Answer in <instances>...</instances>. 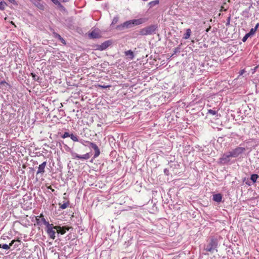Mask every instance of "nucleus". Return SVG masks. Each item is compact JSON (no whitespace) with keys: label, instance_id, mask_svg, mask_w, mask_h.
<instances>
[{"label":"nucleus","instance_id":"7c9ffc66","mask_svg":"<svg viewBox=\"0 0 259 259\" xmlns=\"http://www.w3.org/2000/svg\"><path fill=\"white\" fill-rule=\"evenodd\" d=\"M250 36L249 34H248V33H246L244 36V37L242 38V40L243 42H245L247 38Z\"/></svg>","mask_w":259,"mask_h":259},{"label":"nucleus","instance_id":"f704fd0d","mask_svg":"<svg viewBox=\"0 0 259 259\" xmlns=\"http://www.w3.org/2000/svg\"><path fill=\"white\" fill-rule=\"evenodd\" d=\"M164 174L166 175V176H168L169 175V170L167 169V168H165L164 169Z\"/></svg>","mask_w":259,"mask_h":259},{"label":"nucleus","instance_id":"72a5a7b5","mask_svg":"<svg viewBox=\"0 0 259 259\" xmlns=\"http://www.w3.org/2000/svg\"><path fill=\"white\" fill-rule=\"evenodd\" d=\"M98 87L101 88H102V89H106L107 88H109L110 87V85H105L99 84Z\"/></svg>","mask_w":259,"mask_h":259},{"label":"nucleus","instance_id":"9d476101","mask_svg":"<svg viewBox=\"0 0 259 259\" xmlns=\"http://www.w3.org/2000/svg\"><path fill=\"white\" fill-rule=\"evenodd\" d=\"M70 228L66 226H56L54 227V229L56 230L58 233H60L61 235L64 234L66 231H68Z\"/></svg>","mask_w":259,"mask_h":259},{"label":"nucleus","instance_id":"a19ab883","mask_svg":"<svg viewBox=\"0 0 259 259\" xmlns=\"http://www.w3.org/2000/svg\"><path fill=\"white\" fill-rule=\"evenodd\" d=\"M258 26H259V24L258 23V24H257L256 25V26H255V27H254L253 29H255V31H256V29H257V28H258Z\"/></svg>","mask_w":259,"mask_h":259},{"label":"nucleus","instance_id":"58836bf2","mask_svg":"<svg viewBox=\"0 0 259 259\" xmlns=\"http://www.w3.org/2000/svg\"><path fill=\"white\" fill-rule=\"evenodd\" d=\"M52 1V2L55 4V5H57L58 4H59V0H51Z\"/></svg>","mask_w":259,"mask_h":259},{"label":"nucleus","instance_id":"473e14b6","mask_svg":"<svg viewBox=\"0 0 259 259\" xmlns=\"http://www.w3.org/2000/svg\"><path fill=\"white\" fill-rule=\"evenodd\" d=\"M255 32V29L251 28L250 30V31L247 33L248 34H249L250 36L252 35H253L254 32Z\"/></svg>","mask_w":259,"mask_h":259},{"label":"nucleus","instance_id":"4c0bfd02","mask_svg":"<svg viewBox=\"0 0 259 259\" xmlns=\"http://www.w3.org/2000/svg\"><path fill=\"white\" fill-rule=\"evenodd\" d=\"M9 2L11 3L14 4V5H17V3L15 1V0H8Z\"/></svg>","mask_w":259,"mask_h":259},{"label":"nucleus","instance_id":"393cba45","mask_svg":"<svg viewBox=\"0 0 259 259\" xmlns=\"http://www.w3.org/2000/svg\"><path fill=\"white\" fill-rule=\"evenodd\" d=\"M69 203L68 202H65L63 204H59V208L62 209H64L66 208L68 206Z\"/></svg>","mask_w":259,"mask_h":259},{"label":"nucleus","instance_id":"f03ea898","mask_svg":"<svg viewBox=\"0 0 259 259\" xmlns=\"http://www.w3.org/2000/svg\"><path fill=\"white\" fill-rule=\"evenodd\" d=\"M218 240L215 238H211L208 244L204 246V250L206 251L213 253L214 251H218Z\"/></svg>","mask_w":259,"mask_h":259},{"label":"nucleus","instance_id":"c85d7f7f","mask_svg":"<svg viewBox=\"0 0 259 259\" xmlns=\"http://www.w3.org/2000/svg\"><path fill=\"white\" fill-rule=\"evenodd\" d=\"M87 141H85V140H84L83 139H80L79 142H80L81 144H82L84 146H89V144L85 142H87Z\"/></svg>","mask_w":259,"mask_h":259},{"label":"nucleus","instance_id":"0eeeda50","mask_svg":"<svg viewBox=\"0 0 259 259\" xmlns=\"http://www.w3.org/2000/svg\"><path fill=\"white\" fill-rule=\"evenodd\" d=\"M89 144V147L95 150V154L94 155V159L97 158L100 154V150L98 146L94 143L90 141L85 142Z\"/></svg>","mask_w":259,"mask_h":259},{"label":"nucleus","instance_id":"4468645a","mask_svg":"<svg viewBox=\"0 0 259 259\" xmlns=\"http://www.w3.org/2000/svg\"><path fill=\"white\" fill-rule=\"evenodd\" d=\"M222 195L220 193H218L213 195L212 200L218 203H220L222 200Z\"/></svg>","mask_w":259,"mask_h":259},{"label":"nucleus","instance_id":"412c9836","mask_svg":"<svg viewBox=\"0 0 259 259\" xmlns=\"http://www.w3.org/2000/svg\"><path fill=\"white\" fill-rule=\"evenodd\" d=\"M258 178H259V176L257 174H252L251 175L250 180L253 183H254L256 182Z\"/></svg>","mask_w":259,"mask_h":259},{"label":"nucleus","instance_id":"f3484780","mask_svg":"<svg viewBox=\"0 0 259 259\" xmlns=\"http://www.w3.org/2000/svg\"><path fill=\"white\" fill-rule=\"evenodd\" d=\"M125 55L130 60H133L134 58V54L133 52L130 50L124 52Z\"/></svg>","mask_w":259,"mask_h":259},{"label":"nucleus","instance_id":"5701e85b","mask_svg":"<svg viewBox=\"0 0 259 259\" xmlns=\"http://www.w3.org/2000/svg\"><path fill=\"white\" fill-rule=\"evenodd\" d=\"M159 2L158 0H155L154 1L150 2V3H149L148 5L149 7L151 8L156 5H158L159 4Z\"/></svg>","mask_w":259,"mask_h":259},{"label":"nucleus","instance_id":"cd10ccee","mask_svg":"<svg viewBox=\"0 0 259 259\" xmlns=\"http://www.w3.org/2000/svg\"><path fill=\"white\" fill-rule=\"evenodd\" d=\"M70 134L68 132H65L62 136L61 137L63 139H65L67 137H70Z\"/></svg>","mask_w":259,"mask_h":259},{"label":"nucleus","instance_id":"bb28decb","mask_svg":"<svg viewBox=\"0 0 259 259\" xmlns=\"http://www.w3.org/2000/svg\"><path fill=\"white\" fill-rule=\"evenodd\" d=\"M31 75L34 80L39 81V79L40 78L38 76H37V75L33 73H31Z\"/></svg>","mask_w":259,"mask_h":259},{"label":"nucleus","instance_id":"6e6552de","mask_svg":"<svg viewBox=\"0 0 259 259\" xmlns=\"http://www.w3.org/2000/svg\"><path fill=\"white\" fill-rule=\"evenodd\" d=\"M54 227L53 226V225L51 224V225H50V226H48L46 228V231L48 234L49 237L52 239H55L56 236H55V231L54 230Z\"/></svg>","mask_w":259,"mask_h":259},{"label":"nucleus","instance_id":"b1692460","mask_svg":"<svg viewBox=\"0 0 259 259\" xmlns=\"http://www.w3.org/2000/svg\"><path fill=\"white\" fill-rule=\"evenodd\" d=\"M119 20V17L118 16H115L112 21V23L111 24V26L114 25L115 24H116Z\"/></svg>","mask_w":259,"mask_h":259},{"label":"nucleus","instance_id":"ddd939ff","mask_svg":"<svg viewBox=\"0 0 259 259\" xmlns=\"http://www.w3.org/2000/svg\"><path fill=\"white\" fill-rule=\"evenodd\" d=\"M10 84L5 80L0 81V89L3 90H8L10 88Z\"/></svg>","mask_w":259,"mask_h":259},{"label":"nucleus","instance_id":"20e7f679","mask_svg":"<svg viewBox=\"0 0 259 259\" xmlns=\"http://www.w3.org/2000/svg\"><path fill=\"white\" fill-rule=\"evenodd\" d=\"M233 158L230 151L222 155L219 158V163L223 165L228 164L231 163V159Z\"/></svg>","mask_w":259,"mask_h":259},{"label":"nucleus","instance_id":"2f4dec72","mask_svg":"<svg viewBox=\"0 0 259 259\" xmlns=\"http://www.w3.org/2000/svg\"><path fill=\"white\" fill-rule=\"evenodd\" d=\"M57 5L58 6V7L59 8H60V9L62 11H66V9L65 8V7L63 6H62L60 2H59V4H58Z\"/></svg>","mask_w":259,"mask_h":259},{"label":"nucleus","instance_id":"e433bc0d","mask_svg":"<svg viewBox=\"0 0 259 259\" xmlns=\"http://www.w3.org/2000/svg\"><path fill=\"white\" fill-rule=\"evenodd\" d=\"M16 241L18 242V243H14L13 244L14 248H16V247H18L20 241H19V240H16Z\"/></svg>","mask_w":259,"mask_h":259},{"label":"nucleus","instance_id":"c756f323","mask_svg":"<svg viewBox=\"0 0 259 259\" xmlns=\"http://www.w3.org/2000/svg\"><path fill=\"white\" fill-rule=\"evenodd\" d=\"M208 112L213 115H216L218 113L217 111L213 110L212 109H209L208 110Z\"/></svg>","mask_w":259,"mask_h":259},{"label":"nucleus","instance_id":"7ed1b4c3","mask_svg":"<svg viewBox=\"0 0 259 259\" xmlns=\"http://www.w3.org/2000/svg\"><path fill=\"white\" fill-rule=\"evenodd\" d=\"M157 29L158 26L157 25H151L141 29L139 33L142 35H152L156 33Z\"/></svg>","mask_w":259,"mask_h":259},{"label":"nucleus","instance_id":"a878e982","mask_svg":"<svg viewBox=\"0 0 259 259\" xmlns=\"http://www.w3.org/2000/svg\"><path fill=\"white\" fill-rule=\"evenodd\" d=\"M7 6V4L5 2H0V10L3 11L5 9V7Z\"/></svg>","mask_w":259,"mask_h":259},{"label":"nucleus","instance_id":"79ce46f5","mask_svg":"<svg viewBox=\"0 0 259 259\" xmlns=\"http://www.w3.org/2000/svg\"><path fill=\"white\" fill-rule=\"evenodd\" d=\"M171 162H172V161H170V162L168 163V165H169L170 167H172V165L170 164Z\"/></svg>","mask_w":259,"mask_h":259},{"label":"nucleus","instance_id":"dca6fc26","mask_svg":"<svg viewBox=\"0 0 259 259\" xmlns=\"http://www.w3.org/2000/svg\"><path fill=\"white\" fill-rule=\"evenodd\" d=\"M53 36L55 38H57L59 40H60V41L62 42L63 44H66L65 40L62 37H61V36L59 34L56 32H53Z\"/></svg>","mask_w":259,"mask_h":259},{"label":"nucleus","instance_id":"37998d69","mask_svg":"<svg viewBox=\"0 0 259 259\" xmlns=\"http://www.w3.org/2000/svg\"><path fill=\"white\" fill-rule=\"evenodd\" d=\"M36 220H37V223L38 224L39 223V222H38L39 221V219H36Z\"/></svg>","mask_w":259,"mask_h":259},{"label":"nucleus","instance_id":"6ab92c4d","mask_svg":"<svg viewBox=\"0 0 259 259\" xmlns=\"http://www.w3.org/2000/svg\"><path fill=\"white\" fill-rule=\"evenodd\" d=\"M249 8L243 11L241 13V15L245 18H248L249 17Z\"/></svg>","mask_w":259,"mask_h":259},{"label":"nucleus","instance_id":"4be33fe9","mask_svg":"<svg viewBox=\"0 0 259 259\" xmlns=\"http://www.w3.org/2000/svg\"><path fill=\"white\" fill-rule=\"evenodd\" d=\"M40 222H42L46 226V227H47L48 226H50V225H51L49 223V222H47L46 220V219L44 218L43 216L41 218Z\"/></svg>","mask_w":259,"mask_h":259},{"label":"nucleus","instance_id":"f8f14e48","mask_svg":"<svg viewBox=\"0 0 259 259\" xmlns=\"http://www.w3.org/2000/svg\"><path fill=\"white\" fill-rule=\"evenodd\" d=\"M47 165V162L44 161L41 164L39 165L38 167V169L36 172V175H40L41 176L42 175L45 171V167Z\"/></svg>","mask_w":259,"mask_h":259},{"label":"nucleus","instance_id":"a211bd4d","mask_svg":"<svg viewBox=\"0 0 259 259\" xmlns=\"http://www.w3.org/2000/svg\"><path fill=\"white\" fill-rule=\"evenodd\" d=\"M191 34V30L190 28H188L186 29V33H185L184 36H183V38L185 39H188L190 36V35Z\"/></svg>","mask_w":259,"mask_h":259},{"label":"nucleus","instance_id":"c9c22d12","mask_svg":"<svg viewBox=\"0 0 259 259\" xmlns=\"http://www.w3.org/2000/svg\"><path fill=\"white\" fill-rule=\"evenodd\" d=\"M178 52H180V48H175L174 53L172 55V56H173L175 54H176Z\"/></svg>","mask_w":259,"mask_h":259},{"label":"nucleus","instance_id":"c03bdc74","mask_svg":"<svg viewBox=\"0 0 259 259\" xmlns=\"http://www.w3.org/2000/svg\"><path fill=\"white\" fill-rule=\"evenodd\" d=\"M143 1H147L148 0H143Z\"/></svg>","mask_w":259,"mask_h":259},{"label":"nucleus","instance_id":"aec40b11","mask_svg":"<svg viewBox=\"0 0 259 259\" xmlns=\"http://www.w3.org/2000/svg\"><path fill=\"white\" fill-rule=\"evenodd\" d=\"M69 137L74 142H79V139H78V137L77 135H73V134H71L70 135Z\"/></svg>","mask_w":259,"mask_h":259},{"label":"nucleus","instance_id":"39448f33","mask_svg":"<svg viewBox=\"0 0 259 259\" xmlns=\"http://www.w3.org/2000/svg\"><path fill=\"white\" fill-rule=\"evenodd\" d=\"M245 150L246 149L244 147H237L235 149L230 151V152L233 158H237L243 153Z\"/></svg>","mask_w":259,"mask_h":259},{"label":"nucleus","instance_id":"9b49d317","mask_svg":"<svg viewBox=\"0 0 259 259\" xmlns=\"http://www.w3.org/2000/svg\"><path fill=\"white\" fill-rule=\"evenodd\" d=\"M89 37L90 38L95 39L101 37V35L98 30L94 29L91 32H89Z\"/></svg>","mask_w":259,"mask_h":259},{"label":"nucleus","instance_id":"1a4fd4ad","mask_svg":"<svg viewBox=\"0 0 259 259\" xmlns=\"http://www.w3.org/2000/svg\"><path fill=\"white\" fill-rule=\"evenodd\" d=\"M112 44V42L111 40H106L104 42L102 43L100 45H98L97 47V49L100 51H103L106 50L108 47H109Z\"/></svg>","mask_w":259,"mask_h":259},{"label":"nucleus","instance_id":"ea45409f","mask_svg":"<svg viewBox=\"0 0 259 259\" xmlns=\"http://www.w3.org/2000/svg\"><path fill=\"white\" fill-rule=\"evenodd\" d=\"M230 17H228L227 19V22L226 23V25H228L230 24Z\"/></svg>","mask_w":259,"mask_h":259},{"label":"nucleus","instance_id":"2eb2a0df","mask_svg":"<svg viewBox=\"0 0 259 259\" xmlns=\"http://www.w3.org/2000/svg\"><path fill=\"white\" fill-rule=\"evenodd\" d=\"M14 243H18V242L17 241H16L15 240H13L10 243V244L9 245H8L7 244H1L0 247H2L3 249H5L6 250H8L10 248V247L11 246H12L13 245V244Z\"/></svg>","mask_w":259,"mask_h":259},{"label":"nucleus","instance_id":"423d86ee","mask_svg":"<svg viewBox=\"0 0 259 259\" xmlns=\"http://www.w3.org/2000/svg\"><path fill=\"white\" fill-rule=\"evenodd\" d=\"M70 153L73 159H77L88 160L91 157V156L90 153H87L85 154L82 155H79L77 153L73 151H71Z\"/></svg>","mask_w":259,"mask_h":259},{"label":"nucleus","instance_id":"f257e3e1","mask_svg":"<svg viewBox=\"0 0 259 259\" xmlns=\"http://www.w3.org/2000/svg\"><path fill=\"white\" fill-rule=\"evenodd\" d=\"M145 22V20L144 18L130 20L117 25L115 29L117 30L122 31L126 28H131L135 26L140 25Z\"/></svg>","mask_w":259,"mask_h":259}]
</instances>
